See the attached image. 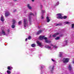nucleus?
Returning <instances> with one entry per match:
<instances>
[{
    "label": "nucleus",
    "mask_w": 74,
    "mask_h": 74,
    "mask_svg": "<svg viewBox=\"0 0 74 74\" xmlns=\"http://www.w3.org/2000/svg\"><path fill=\"white\" fill-rule=\"evenodd\" d=\"M2 34L3 35H5V32L4 30L2 31Z\"/></svg>",
    "instance_id": "nucleus-18"
},
{
    "label": "nucleus",
    "mask_w": 74,
    "mask_h": 74,
    "mask_svg": "<svg viewBox=\"0 0 74 74\" xmlns=\"http://www.w3.org/2000/svg\"><path fill=\"white\" fill-rule=\"evenodd\" d=\"M7 73L8 74H10V71H7Z\"/></svg>",
    "instance_id": "nucleus-30"
},
{
    "label": "nucleus",
    "mask_w": 74,
    "mask_h": 74,
    "mask_svg": "<svg viewBox=\"0 0 74 74\" xmlns=\"http://www.w3.org/2000/svg\"><path fill=\"white\" fill-rule=\"evenodd\" d=\"M59 34V33H56L55 34L53 35L52 36L53 37H56V36H58Z\"/></svg>",
    "instance_id": "nucleus-8"
},
{
    "label": "nucleus",
    "mask_w": 74,
    "mask_h": 74,
    "mask_svg": "<svg viewBox=\"0 0 74 74\" xmlns=\"http://www.w3.org/2000/svg\"><path fill=\"white\" fill-rule=\"evenodd\" d=\"M27 7L30 10H31L32 8V7L30 6V4H28L27 5Z\"/></svg>",
    "instance_id": "nucleus-11"
},
{
    "label": "nucleus",
    "mask_w": 74,
    "mask_h": 74,
    "mask_svg": "<svg viewBox=\"0 0 74 74\" xmlns=\"http://www.w3.org/2000/svg\"><path fill=\"white\" fill-rule=\"evenodd\" d=\"M45 10H42V13H45Z\"/></svg>",
    "instance_id": "nucleus-27"
},
{
    "label": "nucleus",
    "mask_w": 74,
    "mask_h": 74,
    "mask_svg": "<svg viewBox=\"0 0 74 74\" xmlns=\"http://www.w3.org/2000/svg\"><path fill=\"white\" fill-rule=\"evenodd\" d=\"M15 27V25H12V27L13 29H14V27Z\"/></svg>",
    "instance_id": "nucleus-20"
},
{
    "label": "nucleus",
    "mask_w": 74,
    "mask_h": 74,
    "mask_svg": "<svg viewBox=\"0 0 74 74\" xmlns=\"http://www.w3.org/2000/svg\"><path fill=\"white\" fill-rule=\"evenodd\" d=\"M51 46H53V44H51Z\"/></svg>",
    "instance_id": "nucleus-40"
},
{
    "label": "nucleus",
    "mask_w": 74,
    "mask_h": 74,
    "mask_svg": "<svg viewBox=\"0 0 74 74\" xmlns=\"http://www.w3.org/2000/svg\"><path fill=\"white\" fill-rule=\"evenodd\" d=\"M67 18V16H64V19H66Z\"/></svg>",
    "instance_id": "nucleus-29"
},
{
    "label": "nucleus",
    "mask_w": 74,
    "mask_h": 74,
    "mask_svg": "<svg viewBox=\"0 0 74 74\" xmlns=\"http://www.w3.org/2000/svg\"><path fill=\"white\" fill-rule=\"evenodd\" d=\"M10 74H11V72L10 71Z\"/></svg>",
    "instance_id": "nucleus-46"
},
{
    "label": "nucleus",
    "mask_w": 74,
    "mask_h": 74,
    "mask_svg": "<svg viewBox=\"0 0 74 74\" xmlns=\"http://www.w3.org/2000/svg\"><path fill=\"white\" fill-rule=\"evenodd\" d=\"M21 21H20L18 22V24L19 25H21Z\"/></svg>",
    "instance_id": "nucleus-28"
},
{
    "label": "nucleus",
    "mask_w": 74,
    "mask_h": 74,
    "mask_svg": "<svg viewBox=\"0 0 74 74\" xmlns=\"http://www.w3.org/2000/svg\"><path fill=\"white\" fill-rule=\"evenodd\" d=\"M59 38H60V37H59L58 36V37H57L56 38H55V39L58 40H59Z\"/></svg>",
    "instance_id": "nucleus-21"
},
{
    "label": "nucleus",
    "mask_w": 74,
    "mask_h": 74,
    "mask_svg": "<svg viewBox=\"0 0 74 74\" xmlns=\"http://www.w3.org/2000/svg\"><path fill=\"white\" fill-rule=\"evenodd\" d=\"M69 70H71V69H72V68H71V65H69Z\"/></svg>",
    "instance_id": "nucleus-15"
},
{
    "label": "nucleus",
    "mask_w": 74,
    "mask_h": 74,
    "mask_svg": "<svg viewBox=\"0 0 74 74\" xmlns=\"http://www.w3.org/2000/svg\"><path fill=\"white\" fill-rule=\"evenodd\" d=\"M46 19L47 22H50V21H51L50 17L47 16L46 18Z\"/></svg>",
    "instance_id": "nucleus-7"
},
{
    "label": "nucleus",
    "mask_w": 74,
    "mask_h": 74,
    "mask_svg": "<svg viewBox=\"0 0 74 74\" xmlns=\"http://www.w3.org/2000/svg\"><path fill=\"white\" fill-rule=\"evenodd\" d=\"M32 1V2H34V0H31Z\"/></svg>",
    "instance_id": "nucleus-38"
},
{
    "label": "nucleus",
    "mask_w": 74,
    "mask_h": 74,
    "mask_svg": "<svg viewBox=\"0 0 74 74\" xmlns=\"http://www.w3.org/2000/svg\"><path fill=\"white\" fill-rule=\"evenodd\" d=\"M51 35H50V36L49 37V38H51Z\"/></svg>",
    "instance_id": "nucleus-41"
},
{
    "label": "nucleus",
    "mask_w": 74,
    "mask_h": 74,
    "mask_svg": "<svg viewBox=\"0 0 74 74\" xmlns=\"http://www.w3.org/2000/svg\"><path fill=\"white\" fill-rule=\"evenodd\" d=\"M45 47L46 48H48L49 49H51V46H49V45H46L45 46Z\"/></svg>",
    "instance_id": "nucleus-14"
},
{
    "label": "nucleus",
    "mask_w": 74,
    "mask_h": 74,
    "mask_svg": "<svg viewBox=\"0 0 74 74\" xmlns=\"http://www.w3.org/2000/svg\"><path fill=\"white\" fill-rule=\"evenodd\" d=\"M64 23H65V24H70V23L68 21H66L64 22Z\"/></svg>",
    "instance_id": "nucleus-19"
},
{
    "label": "nucleus",
    "mask_w": 74,
    "mask_h": 74,
    "mask_svg": "<svg viewBox=\"0 0 74 74\" xmlns=\"http://www.w3.org/2000/svg\"><path fill=\"white\" fill-rule=\"evenodd\" d=\"M73 64H74V61H73Z\"/></svg>",
    "instance_id": "nucleus-45"
},
{
    "label": "nucleus",
    "mask_w": 74,
    "mask_h": 74,
    "mask_svg": "<svg viewBox=\"0 0 74 74\" xmlns=\"http://www.w3.org/2000/svg\"><path fill=\"white\" fill-rule=\"evenodd\" d=\"M63 44L64 45H63L64 47V46H66V45L67 44V40H66L64 41V42H63Z\"/></svg>",
    "instance_id": "nucleus-10"
},
{
    "label": "nucleus",
    "mask_w": 74,
    "mask_h": 74,
    "mask_svg": "<svg viewBox=\"0 0 74 74\" xmlns=\"http://www.w3.org/2000/svg\"><path fill=\"white\" fill-rule=\"evenodd\" d=\"M36 14H37V13H36L35 12V14L36 15Z\"/></svg>",
    "instance_id": "nucleus-44"
},
{
    "label": "nucleus",
    "mask_w": 74,
    "mask_h": 74,
    "mask_svg": "<svg viewBox=\"0 0 74 74\" xmlns=\"http://www.w3.org/2000/svg\"><path fill=\"white\" fill-rule=\"evenodd\" d=\"M69 61V58H64L63 60V61L64 63H68V62Z\"/></svg>",
    "instance_id": "nucleus-3"
},
{
    "label": "nucleus",
    "mask_w": 74,
    "mask_h": 74,
    "mask_svg": "<svg viewBox=\"0 0 74 74\" xmlns=\"http://www.w3.org/2000/svg\"><path fill=\"white\" fill-rule=\"evenodd\" d=\"M8 70H10V66H9L8 67Z\"/></svg>",
    "instance_id": "nucleus-35"
},
{
    "label": "nucleus",
    "mask_w": 74,
    "mask_h": 74,
    "mask_svg": "<svg viewBox=\"0 0 74 74\" xmlns=\"http://www.w3.org/2000/svg\"><path fill=\"white\" fill-rule=\"evenodd\" d=\"M27 38H26L25 39V41H27Z\"/></svg>",
    "instance_id": "nucleus-39"
},
{
    "label": "nucleus",
    "mask_w": 74,
    "mask_h": 74,
    "mask_svg": "<svg viewBox=\"0 0 74 74\" xmlns=\"http://www.w3.org/2000/svg\"><path fill=\"white\" fill-rule=\"evenodd\" d=\"M59 4V2H57V3L56 4V5H58Z\"/></svg>",
    "instance_id": "nucleus-32"
},
{
    "label": "nucleus",
    "mask_w": 74,
    "mask_h": 74,
    "mask_svg": "<svg viewBox=\"0 0 74 74\" xmlns=\"http://www.w3.org/2000/svg\"><path fill=\"white\" fill-rule=\"evenodd\" d=\"M31 15H33L34 16V14H33L32 13H30L29 15V21L30 22V23H31Z\"/></svg>",
    "instance_id": "nucleus-5"
},
{
    "label": "nucleus",
    "mask_w": 74,
    "mask_h": 74,
    "mask_svg": "<svg viewBox=\"0 0 74 74\" xmlns=\"http://www.w3.org/2000/svg\"><path fill=\"white\" fill-rule=\"evenodd\" d=\"M36 43L39 47H41L42 46V43L39 41H37Z\"/></svg>",
    "instance_id": "nucleus-6"
},
{
    "label": "nucleus",
    "mask_w": 74,
    "mask_h": 74,
    "mask_svg": "<svg viewBox=\"0 0 74 74\" xmlns=\"http://www.w3.org/2000/svg\"><path fill=\"white\" fill-rule=\"evenodd\" d=\"M51 60L52 61H53V62H55V61L53 59H51Z\"/></svg>",
    "instance_id": "nucleus-34"
},
{
    "label": "nucleus",
    "mask_w": 74,
    "mask_h": 74,
    "mask_svg": "<svg viewBox=\"0 0 74 74\" xmlns=\"http://www.w3.org/2000/svg\"><path fill=\"white\" fill-rule=\"evenodd\" d=\"M61 25H62V23L57 24L56 26H61Z\"/></svg>",
    "instance_id": "nucleus-23"
},
{
    "label": "nucleus",
    "mask_w": 74,
    "mask_h": 74,
    "mask_svg": "<svg viewBox=\"0 0 74 74\" xmlns=\"http://www.w3.org/2000/svg\"><path fill=\"white\" fill-rule=\"evenodd\" d=\"M54 66H53V67L51 69V71H53V70L54 69Z\"/></svg>",
    "instance_id": "nucleus-24"
},
{
    "label": "nucleus",
    "mask_w": 74,
    "mask_h": 74,
    "mask_svg": "<svg viewBox=\"0 0 74 74\" xmlns=\"http://www.w3.org/2000/svg\"><path fill=\"white\" fill-rule=\"evenodd\" d=\"M31 38L32 37H31V36H29V37H28V39L29 40H31Z\"/></svg>",
    "instance_id": "nucleus-25"
},
{
    "label": "nucleus",
    "mask_w": 74,
    "mask_h": 74,
    "mask_svg": "<svg viewBox=\"0 0 74 74\" xmlns=\"http://www.w3.org/2000/svg\"><path fill=\"white\" fill-rule=\"evenodd\" d=\"M39 39L40 40H43V39H44L45 40V41L46 43H51V41L47 40V38L45 37V36H40L39 37Z\"/></svg>",
    "instance_id": "nucleus-1"
},
{
    "label": "nucleus",
    "mask_w": 74,
    "mask_h": 74,
    "mask_svg": "<svg viewBox=\"0 0 74 74\" xmlns=\"http://www.w3.org/2000/svg\"><path fill=\"white\" fill-rule=\"evenodd\" d=\"M12 22H13L12 24L13 25H15L16 23V21L14 19H13L12 20Z\"/></svg>",
    "instance_id": "nucleus-9"
},
{
    "label": "nucleus",
    "mask_w": 74,
    "mask_h": 74,
    "mask_svg": "<svg viewBox=\"0 0 74 74\" xmlns=\"http://www.w3.org/2000/svg\"><path fill=\"white\" fill-rule=\"evenodd\" d=\"M72 28L73 29L74 28V24H73L72 25Z\"/></svg>",
    "instance_id": "nucleus-26"
},
{
    "label": "nucleus",
    "mask_w": 74,
    "mask_h": 74,
    "mask_svg": "<svg viewBox=\"0 0 74 74\" xmlns=\"http://www.w3.org/2000/svg\"><path fill=\"white\" fill-rule=\"evenodd\" d=\"M23 25L24 26V28L26 29V27L27 26V20L26 18L23 19Z\"/></svg>",
    "instance_id": "nucleus-2"
},
{
    "label": "nucleus",
    "mask_w": 74,
    "mask_h": 74,
    "mask_svg": "<svg viewBox=\"0 0 74 74\" xmlns=\"http://www.w3.org/2000/svg\"><path fill=\"white\" fill-rule=\"evenodd\" d=\"M40 8H42V5H41L40 6Z\"/></svg>",
    "instance_id": "nucleus-36"
},
{
    "label": "nucleus",
    "mask_w": 74,
    "mask_h": 74,
    "mask_svg": "<svg viewBox=\"0 0 74 74\" xmlns=\"http://www.w3.org/2000/svg\"><path fill=\"white\" fill-rule=\"evenodd\" d=\"M63 53L61 52H60V56H62V55H63Z\"/></svg>",
    "instance_id": "nucleus-22"
},
{
    "label": "nucleus",
    "mask_w": 74,
    "mask_h": 74,
    "mask_svg": "<svg viewBox=\"0 0 74 74\" xmlns=\"http://www.w3.org/2000/svg\"><path fill=\"white\" fill-rule=\"evenodd\" d=\"M42 32V30H40L37 33V34H40Z\"/></svg>",
    "instance_id": "nucleus-16"
},
{
    "label": "nucleus",
    "mask_w": 74,
    "mask_h": 74,
    "mask_svg": "<svg viewBox=\"0 0 74 74\" xmlns=\"http://www.w3.org/2000/svg\"><path fill=\"white\" fill-rule=\"evenodd\" d=\"M17 0H13L14 1H16Z\"/></svg>",
    "instance_id": "nucleus-43"
},
{
    "label": "nucleus",
    "mask_w": 74,
    "mask_h": 74,
    "mask_svg": "<svg viewBox=\"0 0 74 74\" xmlns=\"http://www.w3.org/2000/svg\"><path fill=\"white\" fill-rule=\"evenodd\" d=\"M53 47L55 48H57V46H53Z\"/></svg>",
    "instance_id": "nucleus-33"
},
{
    "label": "nucleus",
    "mask_w": 74,
    "mask_h": 74,
    "mask_svg": "<svg viewBox=\"0 0 74 74\" xmlns=\"http://www.w3.org/2000/svg\"><path fill=\"white\" fill-rule=\"evenodd\" d=\"M57 15L59 16L57 17L58 19H63V17L62 16V14L60 13H59L57 14Z\"/></svg>",
    "instance_id": "nucleus-4"
},
{
    "label": "nucleus",
    "mask_w": 74,
    "mask_h": 74,
    "mask_svg": "<svg viewBox=\"0 0 74 74\" xmlns=\"http://www.w3.org/2000/svg\"><path fill=\"white\" fill-rule=\"evenodd\" d=\"M31 46H32V47H36V44H35L34 43Z\"/></svg>",
    "instance_id": "nucleus-17"
},
{
    "label": "nucleus",
    "mask_w": 74,
    "mask_h": 74,
    "mask_svg": "<svg viewBox=\"0 0 74 74\" xmlns=\"http://www.w3.org/2000/svg\"><path fill=\"white\" fill-rule=\"evenodd\" d=\"M40 27H41V26H40V27H38V28H40Z\"/></svg>",
    "instance_id": "nucleus-42"
},
{
    "label": "nucleus",
    "mask_w": 74,
    "mask_h": 74,
    "mask_svg": "<svg viewBox=\"0 0 74 74\" xmlns=\"http://www.w3.org/2000/svg\"><path fill=\"white\" fill-rule=\"evenodd\" d=\"M44 18V17L43 16H41V18L42 19H43Z\"/></svg>",
    "instance_id": "nucleus-37"
},
{
    "label": "nucleus",
    "mask_w": 74,
    "mask_h": 74,
    "mask_svg": "<svg viewBox=\"0 0 74 74\" xmlns=\"http://www.w3.org/2000/svg\"><path fill=\"white\" fill-rule=\"evenodd\" d=\"M9 12H7L5 13V16H8L9 15Z\"/></svg>",
    "instance_id": "nucleus-13"
},
{
    "label": "nucleus",
    "mask_w": 74,
    "mask_h": 74,
    "mask_svg": "<svg viewBox=\"0 0 74 74\" xmlns=\"http://www.w3.org/2000/svg\"><path fill=\"white\" fill-rule=\"evenodd\" d=\"M1 20L2 22H4V17H3V16H1Z\"/></svg>",
    "instance_id": "nucleus-12"
},
{
    "label": "nucleus",
    "mask_w": 74,
    "mask_h": 74,
    "mask_svg": "<svg viewBox=\"0 0 74 74\" xmlns=\"http://www.w3.org/2000/svg\"><path fill=\"white\" fill-rule=\"evenodd\" d=\"M12 67H10V70H12Z\"/></svg>",
    "instance_id": "nucleus-31"
},
{
    "label": "nucleus",
    "mask_w": 74,
    "mask_h": 74,
    "mask_svg": "<svg viewBox=\"0 0 74 74\" xmlns=\"http://www.w3.org/2000/svg\"><path fill=\"white\" fill-rule=\"evenodd\" d=\"M50 67H49V68H50Z\"/></svg>",
    "instance_id": "nucleus-47"
}]
</instances>
